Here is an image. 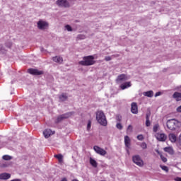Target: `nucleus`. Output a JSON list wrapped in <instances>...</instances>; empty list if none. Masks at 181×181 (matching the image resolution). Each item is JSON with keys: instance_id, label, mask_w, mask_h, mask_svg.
<instances>
[{"instance_id": "nucleus-44", "label": "nucleus", "mask_w": 181, "mask_h": 181, "mask_svg": "<svg viewBox=\"0 0 181 181\" xmlns=\"http://www.w3.org/2000/svg\"><path fill=\"white\" fill-rule=\"evenodd\" d=\"M177 112H181V105L179 106V107L177 108Z\"/></svg>"}, {"instance_id": "nucleus-32", "label": "nucleus", "mask_w": 181, "mask_h": 181, "mask_svg": "<svg viewBox=\"0 0 181 181\" xmlns=\"http://www.w3.org/2000/svg\"><path fill=\"white\" fill-rule=\"evenodd\" d=\"M116 128H117V129L121 130V129H122V128H124V127H122V124H121V123H119V122H117V124H116Z\"/></svg>"}, {"instance_id": "nucleus-1", "label": "nucleus", "mask_w": 181, "mask_h": 181, "mask_svg": "<svg viewBox=\"0 0 181 181\" xmlns=\"http://www.w3.org/2000/svg\"><path fill=\"white\" fill-rule=\"evenodd\" d=\"M96 121H98V124H100V125H102V127H107V117H105V114H104V112H103V110H99L96 112Z\"/></svg>"}, {"instance_id": "nucleus-31", "label": "nucleus", "mask_w": 181, "mask_h": 181, "mask_svg": "<svg viewBox=\"0 0 181 181\" xmlns=\"http://www.w3.org/2000/svg\"><path fill=\"white\" fill-rule=\"evenodd\" d=\"M65 28L66 30H68V32H73V28H71V26H70V25H66Z\"/></svg>"}, {"instance_id": "nucleus-14", "label": "nucleus", "mask_w": 181, "mask_h": 181, "mask_svg": "<svg viewBox=\"0 0 181 181\" xmlns=\"http://www.w3.org/2000/svg\"><path fill=\"white\" fill-rule=\"evenodd\" d=\"M53 134H54V132H52L49 129H47L43 132V135L45 138H49L51 135H53Z\"/></svg>"}, {"instance_id": "nucleus-2", "label": "nucleus", "mask_w": 181, "mask_h": 181, "mask_svg": "<svg viewBox=\"0 0 181 181\" xmlns=\"http://www.w3.org/2000/svg\"><path fill=\"white\" fill-rule=\"evenodd\" d=\"M166 125L170 131H175L177 128H180L181 122L176 119H170L167 121Z\"/></svg>"}, {"instance_id": "nucleus-40", "label": "nucleus", "mask_w": 181, "mask_h": 181, "mask_svg": "<svg viewBox=\"0 0 181 181\" xmlns=\"http://www.w3.org/2000/svg\"><path fill=\"white\" fill-rule=\"evenodd\" d=\"M159 95H162V92L159 91V92H157L155 95H154V97H159Z\"/></svg>"}, {"instance_id": "nucleus-24", "label": "nucleus", "mask_w": 181, "mask_h": 181, "mask_svg": "<svg viewBox=\"0 0 181 181\" xmlns=\"http://www.w3.org/2000/svg\"><path fill=\"white\" fill-rule=\"evenodd\" d=\"M54 158H56L57 159H58L59 162L60 163H62V162H63V155L62 154H57L54 156Z\"/></svg>"}, {"instance_id": "nucleus-35", "label": "nucleus", "mask_w": 181, "mask_h": 181, "mask_svg": "<svg viewBox=\"0 0 181 181\" xmlns=\"http://www.w3.org/2000/svg\"><path fill=\"white\" fill-rule=\"evenodd\" d=\"M160 159L161 160H163V162L165 163L168 162V158H166L165 156H163V155H160Z\"/></svg>"}, {"instance_id": "nucleus-23", "label": "nucleus", "mask_w": 181, "mask_h": 181, "mask_svg": "<svg viewBox=\"0 0 181 181\" xmlns=\"http://www.w3.org/2000/svg\"><path fill=\"white\" fill-rule=\"evenodd\" d=\"M90 164L93 168H97V166H98V163H97V161L91 157L90 158Z\"/></svg>"}, {"instance_id": "nucleus-10", "label": "nucleus", "mask_w": 181, "mask_h": 181, "mask_svg": "<svg viewBox=\"0 0 181 181\" xmlns=\"http://www.w3.org/2000/svg\"><path fill=\"white\" fill-rule=\"evenodd\" d=\"M37 25L38 29H40L41 30H43V29L49 26V23L43 21H39Z\"/></svg>"}, {"instance_id": "nucleus-43", "label": "nucleus", "mask_w": 181, "mask_h": 181, "mask_svg": "<svg viewBox=\"0 0 181 181\" xmlns=\"http://www.w3.org/2000/svg\"><path fill=\"white\" fill-rule=\"evenodd\" d=\"M175 181H181V177H176L175 179H174Z\"/></svg>"}, {"instance_id": "nucleus-11", "label": "nucleus", "mask_w": 181, "mask_h": 181, "mask_svg": "<svg viewBox=\"0 0 181 181\" xmlns=\"http://www.w3.org/2000/svg\"><path fill=\"white\" fill-rule=\"evenodd\" d=\"M124 81H127V75L124 74L119 75L116 79V82L121 83H124Z\"/></svg>"}, {"instance_id": "nucleus-8", "label": "nucleus", "mask_w": 181, "mask_h": 181, "mask_svg": "<svg viewBox=\"0 0 181 181\" xmlns=\"http://www.w3.org/2000/svg\"><path fill=\"white\" fill-rule=\"evenodd\" d=\"M157 141H159L160 142H165V141H166L168 136H166V134H163V133H157L155 135Z\"/></svg>"}, {"instance_id": "nucleus-38", "label": "nucleus", "mask_w": 181, "mask_h": 181, "mask_svg": "<svg viewBox=\"0 0 181 181\" xmlns=\"http://www.w3.org/2000/svg\"><path fill=\"white\" fill-rule=\"evenodd\" d=\"M146 127H151V121L149 119L146 120Z\"/></svg>"}, {"instance_id": "nucleus-16", "label": "nucleus", "mask_w": 181, "mask_h": 181, "mask_svg": "<svg viewBox=\"0 0 181 181\" xmlns=\"http://www.w3.org/2000/svg\"><path fill=\"white\" fill-rule=\"evenodd\" d=\"M11 177V174L4 173L0 174V180H8V179H10Z\"/></svg>"}, {"instance_id": "nucleus-46", "label": "nucleus", "mask_w": 181, "mask_h": 181, "mask_svg": "<svg viewBox=\"0 0 181 181\" xmlns=\"http://www.w3.org/2000/svg\"><path fill=\"white\" fill-rule=\"evenodd\" d=\"M61 181H67L66 178H63Z\"/></svg>"}, {"instance_id": "nucleus-29", "label": "nucleus", "mask_w": 181, "mask_h": 181, "mask_svg": "<svg viewBox=\"0 0 181 181\" xmlns=\"http://www.w3.org/2000/svg\"><path fill=\"white\" fill-rule=\"evenodd\" d=\"M160 167L161 168V169L163 170H165V172H169V168H168V166H166V165H160Z\"/></svg>"}, {"instance_id": "nucleus-49", "label": "nucleus", "mask_w": 181, "mask_h": 181, "mask_svg": "<svg viewBox=\"0 0 181 181\" xmlns=\"http://www.w3.org/2000/svg\"><path fill=\"white\" fill-rule=\"evenodd\" d=\"M44 49L43 47H41V52H43Z\"/></svg>"}, {"instance_id": "nucleus-7", "label": "nucleus", "mask_w": 181, "mask_h": 181, "mask_svg": "<svg viewBox=\"0 0 181 181\" xmlns=\"http://www.w3.org/2000/svg\"><path fill=\"white\" fill-rule=\"evenodd\" d=\"M93 149L96 153L100 155L101 156H105V155H107V151L104 150V148H101L100 146H95Z\"/></svg>"}, {"instance_id": "nucleus-25", "label": "nucleus", "mask_w": 181, "mask_h": 181, "mask_svg": "<svg viewBox=\"0 0 181 181\" xmlns=\"http://www.w3.org/2000/svg\"><path fill=\"white\" fill-rule=\"evenodd\" d=\"M117 122H121L122 121V116L121 115H116Z\"/></svg>"}, {"instance_id": "nucleus-47", "label": "nucleus", "mask_w": 181, "mask_h": 181, "mask_svg": "<svg viewBox=\"0 0 181 181\" xmlns=\"http://www.w3.org/2000/svg\"><path fill=\"white\" fill-rule=\"evenodd\" d=\"M156 152H157V153H158V155L160 153V152H159V150H156Z\"/></svg>"}, {"instance_id": "nucleus-18", "label": "nucleus", "mask_w": 181, "mask_h": 181, "mask_svg": "<svg viewBox=\"0 0 181 181\" xmlns=\"http://www.w3.org/2000/svg\"><path fill=\"white\" fill-rule=\"evenodd\" d=\"M124 144L126 148H129V146H131V139H129V136H124Z\"/></svg>"}, {"instance_id": "nucleus-6", "label": "nucleus", "mask_w": 181, "mask_h": 181, "mask_svg": "<svg viewBox=\"0 0 181 181\" xmlns=\"http://www.w3.org/2000/svg\"><path fill=\"white\" fill-rule=\"evenodd\" d=\"M56 4L60 8H70V3L67 0H57Z\"/></svg>"}, {"instance_id": "nucleus-12", "label": "nucleus", "mask_w": 181, "mask_h": 181, "mask_svg": "<svg viewBox=\"0 0 181 181\" xmlns=\"http://www.w3.org/2000/svg\"><path fill=\"white\" fill-rule=\"evenodd\" d=\"M68 98L69 96L67 95V93H63L62 94L59 95V103H64V101H67Z\"/></svg>"}, {"instance_id": "nucleus-42", "label": "nucleus", "mask_w": 181, "mask_h": 181, "mask_svg": "<svg viewBox=\"0 0 181 181\" xmlns=\"http://www.w3.org/2000/svg\"><path fill=\"white\" fill-rule=\"evenodd\" d=\"M87 128H88V129H90V128H91V122H88Z\"/></svg>"}, {"instance_id": "nucleus-19", "label": "nucleus", "mask_w": 181, "mask_h": 181, "mask_svg": "<svg viewBox=\"0 0 181 181\" xmlns=\"http://www.w3.org/2000/svg\"><path fill=\"white\" fill-rule=\"evenodd\" d=\"M52 60L55 63H59V64H61V63H63V57H59V56L54 57L52 58Z\"/></svg>"}, {"instance_id": "nucleus-20", "label": "nucleus", "mask_w": 181, "mask_h": 181, "mask_svg": "<svg viewBox=\"0 0 181 181\" xmlns=\"http://www.w3.org/2000/svg\"><path fill=\"white\" fill-rule=\"evenodd\" d=\"M168 138H169L170 142H173V143L176 142V141L177 139V138L176 137V135L173 133H171L168 135Z\"/></svg>"}, {"instance_id": "nucleus-48", "label": "nucleus", "mask_w": 181, "mask_h": 181, "mask_svg": "<svg viewBox=\"0 0 181 181\" xmlns=\"http://www.w3.org/2000/svg\"><path fill=\"white\" fill-rule=\"evenodd\" d=\"M127 153L128 154H129V149H127Z\"/></svg>"}, {"instance_id": "nucleus-17", "label": "nucleus", "mask_w": 181, "mask_h": 181, "mask_svg": "<svg viewBox=\"0 0 181 181\" xmlns=\"http://www.w3.org/2000/svg\"><path fill=\"white\" fill-rule=\"evenodd\" d=\"M173 98L176 101H181V93L180 92H175L173 94Z\"/></svg>"}, {"instance_id": "nucleus-5", "label": "nucleus", "mask_w": 181, "mask_h": 181, "mask_svg": "<svg viewBox=\"0 0 181 181\" xmlns=\"http://www.w3.org/2000/svg\"><path fill=\"white\" fill-rule=\"evenodd\" d=\"M132 161L135 165L139 166V168H142V166H144V160L141 158V156L139 155L133 156Z\"/></svg>"}, {"instance_id": "nucleus-39", "label": "nucleus", "mask_w": 181, "mask_h": 181, "mask_svg": "<svg viewBox=\"0 0 181 181\" xmlns=\"http://www.w3.org/2000/svg\"><path fill=\"white\" fill-rule=\"evenodd\" d=\"M105 60L106 62H110V60H112V58L110 56H107V57H105Z\"/></svg>"}, {"instance_id": "nucleus-34", "label": "nucleus", "mask_w": 181, "mask_h": 181, "mask_svg": "<svg viewBox=\"0 0 181 181\" xmlns=\"http://www.w3.org/2000/svg\"><path fill=\"white\" fill-rule=\"evenodd\" d=\"M136 138L139 141H144V135L142 134L138 135Z\"/></svg>"}, {"instance_id": "nucleus-26", "label": "nucleus", "mask_w": 181, "mask_h": 181, "mask_svg": "<svg viewBox=\"0 0 181 181\" xmlns=\"http://www.w3.org/2000/svg\"><path fill=\"white\" fill-rule=\"evenodd\" d=\"M2 159H4V160H11V159H12V157L11 156L5 155L3 156Z\"/></svg>"}, {"instance_id": "nucleus-30", "label": "nucleus", "mask_w": 181, "mask_h": 181, "mask_svg": "<svg viewBox=\"0 0 181 181\" xmlns=\"http://www.w3.org/2000/svg\"><path fill=\"white\" fill-rule=\"evenodd\" d=\"M5 46H6V47H8V49H11V47H12V42H6V43H5Z\"/></svg>"}, {"instance_id": "nucleus-27", "label": "nucleus", "mask_w": 181, "mask_h": 181, "mask_svg": "<svg viewBox=\"0 0 181 181\" xmlns=\"http://www.w3.org/2000/svg\"><path fill=\"white\" fill-rule=\"evenodd\" d=\"M158 129H159V124H156L153 127V132H158Z\"/></svg>"}, {"instance_id": "nucleus-4", "label": "nucleus", "mask_w": 181, "mask_h": 181, "mask_svg": "<svg viewBox=\"0 0 181 181\" xmlns=\"http://www.w3.org/2000/svg\"><path fill=\"white\" fill-rule=\"evenodd\" d=\"M73 114H74V112H69L58 116L55 121V124H60V122H62V121H64V119H67V118H70V117H71Z\"/></svg>"}, {"instance_id": "nucleus-22", "label": "nucleus", "mask_w": 181, "mask_h": 181, "mask_svg": "<svg viewBox=\"0 0 181 181\" xmlns=\"http://www.w3.org/2000/svg\"><path fill=\"white\" fill-rule=\"evenodd\" d=\"M164 151L167 152L170 155H173L175 153V152L173 151V148L172 147L164 148Z\"/></svg>"}, {"instance_id": "nucleus-9", "label": "nucleus", "mask_w": 181, "mask_h": 181, "mask_svg": "<svg viewBox=\"0 0 181 181\" xmlns=\"http://www.w3.org/2000/svg\"><path fill=\"white\" fill-rule=\"evenodd\" d=\"M28 71L30 74H32L33 76H42V74H43V71H39L38 69H35L32 68L28 69Z\"/></svg>"}, {"instance_id": "nucleus-37", "label": "nucleus", "mask_w": 181, "mask_h": 181, "mask_svg": "<svg viewBox=\"0 0 181 181\" xmlns=\"http://www.w3.org/2000/svg\"><path fill=\"white\" fill-rule=\"evenodd\" d=\"M175 91H180L181 93V85L179 86H176L175 88H174Z\"/></svg>"}, {"instance_id": "nucleus-45", "label": "nucleus", "mask_w": 181, "mask_h": 181, "mask_svg": "<svg viewBox=\"0 0 181 181\" xmlns=\"http://www.w3.org/2000/svg\"><path fill=\"white\" fill-rule=\"evenodd\" d=\"M178 144H180V145H181V136H180V137L178 139Z\"/></svg>"}, {"instance_id": "nucleus-15", "label": "nucleus", "mask_w": 181, "mask_h": 181, "mask_svg": "<svg viewBox=\"0 0 181 181\" xmlns=\"http://www.w3.org/2000/svg\"><path fill=\"white\" fill-rule=\"evenodd\" d=\"M132 84L130 81L124 82L120 85L121 90H126V88H129Z\"/></svg>"}, {"instance_id": "nucleus-50", "label": "nucleus", "mask_w": 181, "mask_h": 181, "mask_svg": "<svg viewBox=\"0 0 181 181\" xmlns=\"http://www.w3.org/2000/svg\"><path fill=\"white\" fill-rule=\"evenodd\" d=\"M11 84H13V81H11Z\"/></svg>"}, {"instance_id": "nucleus-21", "label": "nucleus", "mask_w": 181, "mask_h": 181, "mask_svg": "<svg viewBox=\"0 0 181 181\" xmlns=\"http://www.w3.org/2000/svg\"><path fill=\"white\" fill-rule=\"evenodd\" d=\"M143 95H144V97H148L149 98H152V97L153 96V90H148L146 92H144Z\"/></svg>"}, {"instance_id": "nucleus-33", "label": "nucleus", "mask_w": 181, "mask_h": 181, "mask_svg": "<svg viewBox=\"0 0 181 181\" xmlns=\"http://www.w3.org/2000/svg\"><path fill=\"white\" fill-rule=\"evenodd\" d=\"M140 146L142 148V149H146V148H148V145L145 142L141 143Z\"/></svg>"}, {"instance_id": "nucleus-36", "label": "nucleus", "mask_w": 181, "mask_h": 181, "mask_svg": "<svg viewBox=\"0 0 181 181\" xmlns=\"http://www.w3.org/2000/svg\"><path fill=\"white\" fill-rule=\"evenodd\" d=\"M127 132H132V125L129 124L127 129Z\"/></svg>"}, {"instance_id": "nucleus-3", "label": "nucleus", "mask_w": 181, "mask_h": 181, "mask_svg": "<svg viewBox=\"0 0 181 181\" xmlns=\"http://www.w3.org/2000/svg\"><path fill=\"white\" fill-rule=\"evenodd\" d=\"M83 60L79 62L81 66H93L95 64V61H94V56L89 55L83 57Z\"/></svg>"}, {"instance_id": "nucleus-41", "label": "nucleus", "mask_w": 181, "mask_h": 181, "mask_svg": "<svg viewBox=\"0 0 181 181\" xmlns=\"http://www.w3.org/2000/svg\"><path fill=\"white\" fill-rule=\"evenodd\" d=\"M149 117H151V112H149L148 113H146V120L149 119Z\"/></svg>"}, {"instance_id": "nucleus-13", "label": "nucleus", "mask_w": 181, "mask_h": 181, "mask_svg": "<svg viewBox=\"0 0 181 181\" xmlns=\"http://www.w3.org/2000/svg\"><path fill=\"white\" fill-rule=\"evenodd\" d=\"M131 107V111L132 114H136L138 112V105L136 104V103H132Z\"/></svg>"}, {"instance_id": "nucleus-28", "label": "nucleus", "mask_w": 181, "mask_h": 181, "mask_svg": "<svg viewBox=\"0 0 181 181\" xmlns=\"http://www.w3.org/2000/svg\"><path fill=\"white\" fill-rule=\"evenodd\" d=\"M0 52L1 53L6 52V50L5 49V47H4V45H2V44H0Z\"/></svg>"}]
</instances>
